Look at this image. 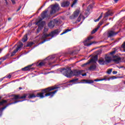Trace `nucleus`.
<instances>
[{"label":"nucleus","instance_id":"f257e3e1","mask_svg":"<svg viewBox=\"0 0 125 125\" xmlns=\"http://www.w3.org/2000/svg\"><path fill=\"white\" fill-rule=\"evenodd\" d=\"M58 88L57 86L49 87L45 89L42 90V93H38L36 95L34 94H24L21 96H20V99H25V98L28 97V98L32 99L35 98V97H40V98H44V97H46V96H50V97H53V96L58 91V90H55L53 92H50L54 89H57Z\"/></svg>","mask_w":125,"mask_h":125},{"label":"nucleus","instance_id":"f03ea898","mask_svg":"<svg viewBox=\"0 0 125 125\" xmlns=\"http://www.w3.org/2000/svg\"><path fill=\"white\" fill-rule=\"evenodd\" d=\"M60 72H61L62 74H63V75H64V76H65L67 78H71L73 77V76L79 77V76H81V75H82L83 77L86 76V73L83 74V70H74L73 71H72V69H71V67L62 68L60 70Z\"/></svg>","mask_w":125,"mask_h":125},{"label":"nucleus","instance_id":"7ed1b4c3","mask_svg":"<svg viewBox=\"0 0 125 125\" xmlns=\"http://www.w3.org/2000/svg\"><path fill=\"white\" fill-rule=\"evenodd\" d=\"M55 59V55H53L52 56H49L46 58L45 60L42 61V62H40L37 66L42 67L44 66V65H52V64L56 62V60H54Z\"/></svg>","mask_w":125,"mask_h":125},{"label":"nucleus","instance_id":"20e7f679","mask_svg":"<svg viewBox=\"0 0 125 125\" xmlns=\"http://www.w3.org/2000/svg\"><path fill=\"white\" fill-rule=\"evenodd\" d=\"M59 30L56 29L53 31H52L50 34H46L45 33H43L42 39L44 40L43 42H42V43H43L44 42H47L48 41H50L52 38H54V37H56L57 35L59 34Z\"/></svg>","mask_w":125,"mask_h":125},{"label":"nucleus","instance_id":"39448f33","mask_svg":"<svg viewBox=\"0 0 125 125\" xmlns=\"http://www.w3.org/2000/svg\"><path fill=\"white\" fill-rule=\"evenodd\" d=\"M114 13H113V12L111 10H109L108 11H107L104 14V19H103L102 21H100L99 24H98L97 28L98 29H99L100 28V26L103 25V23H104V21H106L108 20L107 18L109 17V16H112Z\"/></svg>","mask_w":125,"mask_h":125},{"label":"nucleus","instance_id":"423d86ee","mask_svg":"<svg viewBox=\"0 0 125 125\" xmlns=\"http://www.w3.org/2000/svg\"><path fill=\"white\" fill-rule=\"evenodd\" d=\"M47 12H48V9H46L45 11L42 12V13L41 14V17L42 19L40 21H37L36 23V25L40 26V23H41L42 20H43L44 18H48V17H49V15H48V14H47Z\"/></svg>","mask_w":125,"mask_h":125},{"label":"nucleus","instance_id":"0eeeda50","mask_svg":"<svg viewBox=\"0 0 125 125\" xmlns=\"http://www.w3.org/2000/svg\"><path fill=\"white\" fill-rule=\"evenodd\" d=\"M13 99L16 100V99H20V96L19 95H15L14 97V98L8 99V100H3L2 101L0 102V106L4 105V104H6L8 103V102H10L13 100Z\"/></svg>","mask_w":125,"mask_h":125},{"label":"nucleus","instance_id":"6e6552de","mask_svg":"<svg viewBox=\"0 0 125 125\" xmlns=\"http://www.w3.org/2000/svg\"><path fill=\"white\" fill-rule=\"evenodd\" d=\"M50 14H54L56 11H58L60 9L59 4L58 3L55 4V5H51Z\"/></svg>","mask_w":125,"mask_h":125},{"label":"nucleus","instance_id":"1a4fd4ad","mask_svg":"<svg viewBox=\"0 0 125 125\" xmlns=\"http://www.w3.org/2000/svg\"><path fill=\"white\" fill-rule=\"evenodd\" d=\"M97 60H98V56L95 55L91 60H89L88 62L82 65V67H84L85 66H86V65L90 64V63H96Z\"/></svg>","mask_w":125,"mask_h":125},{"label":"nucleus","instance_id":"9d476101","mask_svg":"<svg viewBox=\"0 0 125 125\" xmlns=\"http://www.w3.org/2000/svg\"><path fill=\"white\" fill-rule=\"evenodd\" d=\"M23 43L20 42L16 49L12 52L11 57H12V56H14L18 50H21V48L23 47Z\"/></svg>","mask_w":125,"mask_h":125},{"label":"nucleus","instance_id":"9b49d317","mask_svg":"<svg viewBox=\"0 0 125 125\" xmlns=\"http://www.w3.org/2000/svg\"><path fill=\"white\" fill-rule=\"evenodd\" d=\"M90 40H92V37H89L83 42L84 45L85 46H90L91 44H93L94 42H90Z\"/></svg>","mask_w":125,"mask_h":125},{"label":"nucleus","instance_id":"f8f14e48","mask_svg":"<svg viewBox=\"0 0 125 125\" xmlns=\"http://www.w3.org/2000/svg\"><path fill=\"white\" fill-rule=\"evenodd\" d=\"M119 32L120 31L115 32V31L113 30H109L107 33L108 37V38H112L113 37H115V36L118 35V34H119Z\"/></svg>","mask_w":125,"mask_h":125},{"label":"nucleus","instance_id":"ddd939ff","mask_svg":"<svg viewBox=\"0 0 125 125\" xmlns=\"http://www.w3.org/2000/svg\"><path fill=\"white\" fill-rule=\"evenodd\" d=\"M22 101H16L14 102L9 103L8 104H7L6 106H4L2 108H0V112H2V111H3V110H4L5 109H6V108L7 107H8V106H9V105H11L12 104H15V103H18V102H22Z\"/></svg>","mask_w":125,"mask_h":125},{"label":"nucleus","instance_id":"4468645a","mask_svg":"<svg viewBox=\"0 0 125 125\" xmlns=\"http://www.w3.org/2000/svg\"><path fill=\"white\" fill-rule=\"evenodd\" d=\"M79 14H80V10L77 9V10H76L74 12L73 15L71 16L70 17V19H75V18H77V17L78 16H79Z\"/></svg>","mask_w":125,"mask_h":125},{"label":"nucleus","instance_id":"2eb2a0df","mask_svg":"<svg viewBox=\"0 0 125 125\" xmlns=\"http://www.w3.org/2000/svg\"><path fill=\"white\" fill-rule=\"evenodd\" d=\"M121 60L122 59H121V57L119 56H115L113 57V61L115 63H116V64H119Z\"/></svg>","mask_w":125,"mask_h":125},{"label":"nucleus","instance_id":"dca6fc26","mask_svg":"<svg viewBox=\"0 0 125 125\" xmlns=\"http://www.w3.org/2000/svg\"><path fill=\"white\" fill-rule=\"evenodd\" d=\"M102 80H101V79H95L94 81L92 80H83V82H84V83H94V82H102Z\"/></svg>","mask_w":125,"mask_h":125},{"label":"nucleus","instance_id":"f3484780","mask_svg":"<svg viewBox=\"0 0 125 125\" xmlns=\"http://www.w3.org/2000/svg\"><path fill=\"white\" fill-rule=\"evenodd\" d=\"M62 7H68L70 5V1H64L61 3Z\"/></svg>","mask_w":125,"mask_h":125},{"label":"nucleus","instance_id":"a211bd4d","mask_svg":"<svg viewBox=\"0 0 125 125\" xmlns=\"http://www.w3.org/2000/svg\"><path fill=\"white\" fill-rule=\"evenodd\" d=\"M104 61H105V63H110L111 61H112V58L110 57L109 55L105 56L104 58Z\"/></svg>","mask_w":125,"mask_h":125},{"label":"nucleus","instance_id":"6ab92c4d","mask_svg":"<svg viewBox=\"0 0 125 125\" xmlns=\"http://www.w3.org/2000/svg\"><path fill=\"white\" fill-rule=\"evenodd\" d=\"M41 24H42V27H38L37 29V33H40L41 31H42V28H43V26L45 25V21H42L41 22Z\"/></svg>","mask_w":125,"mask_h":125},{"label":"nucleus","instance_id":"aec40b11","mask_svg":"<svg viewBox=\"0 0 125 125\" xmlns=\"http://www.w3.org/2000/svg\"><path fill=\"white\" fill-rule=\"evenodd\" d=\"M55 26V22L53 21H51L48 24V26L50 29H52V28H54V26Z\"/></svg>","mask_w":125,"mask_h":125},{"label":"nucleus","instance_id":"412c9836","mask_svg":"<svg viewBox=\"0 0 125 125\" xmlns=\"http://www.w3.org/2000/svg\"><path fill=\"white\" fill-rule=\"evenodd\" d=\"M32 65H28L21 69L22 71H31L32 69H34V68H32Z\"/></svg>","mask_w":125,"mask_h":125},{"label":"nucleus","instance_id":"4be33fe9","mask_svg":"<svg viewBox=\"0 0 125 125\" xmlns=\"http://www.w3.org/2000/svg\"><path fill=\"white\" fill-rule=\"evenodd\" d=\"M96 69V65L95 64H92L89 68L88 70L89 71H94Z\"/></svg>","mask_w":125,"mask_h":125},{"label":"nucleus","instance_id":"5701e85b","mask_svg":"<svg viewBox=\"0 0 125 125\" xmlns=\"http://www.w3.org/2000/svg\"><path fill=\"white\" fill-rule=\"evenodd\" d=\"M99 63L100 64V65H105V64H107L104 59H101L100 60H99Z\"/></svg>","mask_w":125,"mask_h":125},{"label":"nucleus","instance_id":"b1692460","mask_svg":"<svg viewBox=\"0 0 125 125\" xmlns=\"http://www.w3.org/2000/svg\"><path fill=\"white\" fill-rule=\"evenodd\" d=\"M27 41H28V35L25 34L22 39V42H27Z\"/></svg>","mask_w":125,"mask_h":125},{"label":"nucleus","instance_id":"393cba45","mask_svg":"<svg viewBox=\"0 0 125 125\" xmlns=\"http://www.w3.org/2000/svg\"><path fill=\"white\" fill-rule=\"evenodd\" d=\"M9 56V54H7L5 56L0 58V60H2V61H4V60H6L8 57Z\"/></svg>","mask_w":125,"mask_h":125},{"label":"nucleus","instance_id":"a878e982","mask_svg":"<svg viewBox=\"0 0 125 125\" xmlns=\"http://www.w3.org/2000/svg\"><path fill=\"white\" fill-rule=\"evenodd\" d=\"M9 56V54H7L5 56L0 58V60H2V61H4V60H6L8 57Z\"/></svg>","mask_w":125,"mask_h":125},{"label":"nucleus","instance_id":"bb28decb","mask_svg":"<svg viewBox=\"0 0 125 125\" xmlns=\"http://www.w3.org/2000/svg\"><path fill=\"white\" fill-rule=\"evenodd\" d=\"M101 81H110V78L108 76H105L104 77L103 79H101Z\"/></svg>","mask_w":125,"mask_h":125},{"label":"nucleus","instance_id":"cd10ccee","mask_svg":"<svg viewBox=\"0 0 125 125\" xmlns=\"http://www.w3.org/2000/svg\"><path fill=\"white\" fill-rule=\"evenodd\" d=\"M102 17H103V13H101V15L98 19L94 20L95 22H98V21H99V20H100V19H101Z\"/></svg>","mask_w":125,"mask_h":125},{"label":"nucleus","instance_id":"c85d7f7f","mask_svg":"<svg viewBox=\"0 0 125 125\" xmlns=\"http://www.w3.org/2000/svg\"><path fill=\"white\" fill-rule=\"evenodd\" d=\"M93 7V5H89L87 9V10L85 11V12H89V9L88 8H90L91 9Z\"/></svg>","mask_w":125,"mask_h":125},{"label":"nucleus","instance_id":"c756f323","mask_svg":"<svg viewBox=\"0 0 125 125\" xmlns=\"http://www.w3.org/2000/svg\"><path fill=\"white\" fill-rule=\"evenodd\" d=\"M71 31V29H66L64 31H63L62 34H61V35H64V34H66V33H68V32H70Z\"/></svg>","mask_w":125,"mask_h":125},{"label":"nucleus","instance_id":"7c9ffc66","mask_svg":"<svg viewBox=\"0 0 125 125\" xmlns=\"http://www.w3.org/2000/svg\"><path fill=\"white\" fill-rule=\"evenodd\" d=\"M82 17H83V15H82V14H81L77 21V22H80L81 19H82Z\"/></svg>","mask_w":125,"mask_h":125},{"label":"nucleus","instance_id":"2f4dec72","mask_svg":"<svg viewBox=\"0 0 125 125\" xmlns=\"http://www.w3.org/2000/svg\"><path fill=\"white\" fill-rule=\"evenodd\" d=\"M77 2H78V0H74L71 5V7H74V5L76 4Z\"/></svg>","mask_w":125,"mask_h":125},{"label":"nucleus","instance_id":"473e14b6","mask_svg":"<svg viewBox=\"0 0 125 125\" xmlns=\"http://www.w3.org/2000/svg\"><path fill=\"white\" fill-rule=\"evenodd\" d=\"M33 44H34V42H29L27 43V44L26 45V46H27V47L32 46V45H33Z\"/></svg>","mask_w":125,"mask_h":125},{"label":"nucleus","instance_id":"72a5a7b5","mask_svg":"<svg viewBox=\"0 0 125 125\" xmlns=\"http://www.w3.org/2000/svg\"><path fill=\"white\" fill-rule=\"evenodd\" d=\"M98 28L97 27V28L94 29L92 32L91 34H95V33H96L97 32V30H98Z\"/></svg>","mask_w":125,"mask_h":125},{"label":"nucleus","instance_id":"f704fd0d","mask_svg":"<svg viewBox=\"0 0 125 125\" xmlns=\"http://www.w3.org/2000/svg\"><path fill=\"white\" fill-rule=\"evenodd\" d=\"M112 69H108L107 71V73L108 75H110L112 73Z\"/></svg>","mask_w":125,"mask_h":125},{"label":"nucleus","instance_id":"c9c22d12","mask_svg":"<svg viewBox=\"0 0 125 125\" xmlns=\"http://www.w3.org/2000/svg\"><path fill=\"white\" fill-rule=\"evenodd\" d=\"M78 80H79L78 78L73 79V80H71L69 82L70 83H74V82H77V81H78Z\"/></svg>","mask_w":125,"mask_h":125},{"label":"nucleus","instance_id":"e433bc0d","mask_svg":"<svg viewBox=\"0 0 125 125\" xmlns=\"http://www.w3.org/2000/svg\"><path fill=\"white\" fill-rule=\"evenodd\" d=\"M5 79V78H7L8 79H11V75L9 74V75H7L5 77H4Z\"/></svg>","mask_w":125,"mask_h":125},{"label":"nucleus","instance_id":"4c0bfd02","mask_svg":"<svg viewBox=\"0 0 125 125\" xmlns=\"http://www.w3.org/2000/svg\"><path fill=\"white\" fill-rule=\"evenodd\" d=\"M110 80H115L116 79H118V77H116L115 76H112V77L109 78Z\"/></svg>","mask_w":125,"mask_h":125},{"label":"nucleus","instance_id":"58836bf2","mask_svg":"<svg viewBox=\"0 0 125 125\" xmlns=\"http://www.w3.org/2000/svg\"><path fill=\"white\" fill-rule=\"evenodd\" d=\"M122 47L124 51H125V42H124V43L122 44Z\"/></svg>","mask_w":125,"mask_h":125},{"label":"nucleus","instance_id":"ea45409f","mask_svg":"<svg viewBox=\"0 0 125 125\" xmlns=\"http://www.w3.org/2000/svg\"><path fill=\"white\" fill-rule=\"evenodd\" d=\"M116 53V51H113L110 53V55H113Z\"/></svg>","mask_w":125,"mask_h":125},{"label":"nucleus","instance_id":"a19ab883","mask_svg":"<svg viewBox=\"0 0 125 125\" xmlns=\"http://www.w3.org/2000/svg\"><path fill=\"white\" fill-rule=\"evenodd\" d=\"M118 72L117 71H113L112 72V74H113V75H117Z\"/></svg>","mask_w":125,"mask_h":125},{"label":"nucleus","instance_id":"79ce46f5","mask_svg":"<svg viewBox=\"0 0 125 125\" xmlns=\"http://www.w3.org/2000/svg\"><path fill=\"white\" fill-rule=\"evenodd\" d=\"M11 1H12L13 4H15V0H11Z\"/></svg>","mask_w":125,"mask_h":125},{"label":"nucleus","instance_id":"37998d69","mask_svg":"<svg viewBox=\"0 0 125 125\" xmlns=\"http://www.w3.org/2000/svg\"><path fill=\"white\" fill-rule=\"evenodd\" d=\"M119 69H121V68H125L124 66H117Z\"/></svg>","mask_w":125,"mask_h":125},{"label":"nucleus","instance_id":"c03bdc74","mask_svg":"<svg viewBox=\"0 0 125 125\" xmlns=\"http://www.w3.org/2000/svg\"><path fill=\"white\" fill-rule=\"evenodd\" d=\"M21 9V6H20L18 9H17V11H19Z\"/></svg>","mask_w":125,"mask_h":125},{"label":"nucleus","instance_id":"a18cd8bd","mask_svg":"<svg viewBox=\"0 0 125 125\" xmlns=\"http://www.w3.org/2000/svg\"><path fill=\"white\" fill-rule=\"evenodd\" d=\"M3 79H5L4 77L0 79V82H2V81H3Z\"/></svg>","mask_w":125,"mask_h":125},{"label":"nucleus","instance_id":"49530a36","mask_svg":"<svg viewBox=\"0 0 125 125\" xmlns=\"http://www.w3.org/2000/svg\"><path fill=\"white\" fill-rule=\"evenodd\" d=\"M70 54L73 55V54H76V53H75V51H73V52L71 53Z\"/></svg>","mask_w":125,"mask_h":125},{"label":"nucleus","instance_id":"de8ad7c7","mask_svg":"<svg viewBox=\"0 0 125 125\" xmlns=\"http://www.w3.org/2000/svg\"><path fill=\"white\" fill-rule=\"evenodd\" d=\"M109 24H110V23H106V24L104 26V27H106V26H108V25H109Z\"/></svg>","mask_w":125,"mask_h":125},{"label":"nucleus","instance_id":"09e8293b","mask_svg":"<svg viewBox=\"0 0 125 125\" xmlns=\"http://www.w3.org/2000/svg\"><path fill=\"white\" fill-rule=\"evenodd\" d=\"M118 1H119V0H114V2H115V3L118 2Z\"/></svg>","mask_w":125,"mask_h":125},{"label":"nucleus","instance_id":"8fccbe9b","mask_svg":"<svg viewBox=\"0 0 125 125\" xmlns=\"http://www.w3.org/2000/svg\"><path fill=\"white\" fill-rule=\"evenodd\" d=\"M44 31L45 32L46 31H47V29H46V28H44Z\"/></svg>","mask_w":125,"mask_h":125},{"label":"nucleus","instance_id":"3c124183","mask_svg":"<svg viewBox=\"0 0 125 125\" xmlns=\"http://www.w3.org/2000/svg\"><path fill=\"white\" fill-rule=\"evenodd\" d=\"M6 2V4H8V2H7V0H6V1H5Z\"/></svg>","mask_w":125,"mask_h":125},{"label":"nucleus","instance_id":"603ef678","mask_svg":"<svg viewBox=\"0 0 125 125\" xmlns=\"http://www.w3.org/2000/svg\"><path fill=\"white\" fill-rule=\"evenodd\" d=\"M8 20L9 21H10V20H11V18H9L8 19Z\"/></svg>","mask_w":125,"mask_h":125},{"label":"nucleus","instance_id":"864d4df0","mask_svg":"<svg viewBox=\"0 0 125 125\" xmlns=\"http://www.w3.org/2000/svg\"><path fill=\"white\" fill-rule=\"evenodd\" d=\"M84 5H85V4H83L82 7H84Z\"/></svg>","mask_w":125,"mask_h":125},{"label":"nucleus","instance_id":"5fc2aeb1","mask_svg":"<svg viewBox=\"0 0 125 125\" xmlns=\"http://www.w3.org/2000/svg\"><path fill=\"white\" fill-rule=\"evenodd\" d=\"M19 89H20V90H21V89H22V87H20L19 88Z\"/></svg>","mask_w":125,"mask_h":125},{"label":"nucleus","instance_id":"6e6d98bb","mask_svg":"<svg viewBox=\"0 0 125 125\" xmlns=\"http://www.w3.org/2000/svg\"><path fill=\"white\" fill-rule=\"evenodd\" d=\"M1 51H2V49H0V52H1Z\"/></svg>","mask_w":125,"mask_h":125},{"label":"nucleus","instance_id":"4d7b16f0","mask_svg":"<svg viewBox=\"0 0 125 125\" xmlns=\"http://www.w3.org/2000/svg\"><path fill=\"white\" fill-rule=\"evenodd\" d=\"M1 63H2V62H0V65H1Z\"/></svg>","mask_w":125,"mask_h":125},{"label":"nucleus","instance_id":"13d9d810","mask_svg":"<svg viewBox=\"0 0 125 125\" xmlns=\"http://www.w3.org/2000/svg\"><path fill=\"white\" fill-rule=\"evenodd\" d=\"M92 4H93V5L95 4L94 2H92Z\"/></svg>","mask_w":125,"mask_h":125},{"label":"nucleus","instance_id":"bf43d9fd","mask_svg":"<svg viewBox=\"0 0 125 125\" xmlns=\"http://www.w3.org/2000/svg\"><path fill=\"white\" fill-rule=\"evenodd\" d=\"M111 19H112V18H110L109 19V20H111Z\"/></svg>","mask_w":125,"mask_h":125},{"label":"nucleus","instance_id":"052dcab7","mask_svg":"<svg viewBox=\"0 0 125 125\" xmlns=\"http://www.w3.org/2000/svg\"><path fill=\"white\" fill-rule=\"evenodd\" d=\"M86 15L87 16L88 15V13L86 14Z\"/></svg>","mask_w":125,"mask_h":125},{"label":"nucleus","instance_id":"680f3d73","mask_svg":"<svg viewBox=\"0 0 125 125\" xmlns=\"http://www.w3.org/2000/svg\"><path fill=\"white\" fill-rule=\"evenodd\" d=\"M43 6H44V5L42 6V8L43 7Z\"/></svg>","mask_w":125,"mask_h":125},{"label":"nucleus","instance_id":"e2e57ef3","mask_svg":"<svg viewBox=\"0 0 125 125\" xmlns=\"http://www.w3.org/2000/svg\"><path fill=\"white\" fill-rule=\"evenodd\" d=\"M20 70L18 71V72H19Z\"/></svg>","mask_w":125,"mask_h":125},{"label":"nucleus","instance_id":"0e129e2a","mask_svg":"<svg viewBox=\"0 0 125 125\" xmlns=\"http://www.w3.org/2000/svg\"><path fill=\"white\" fill-rule=\"evenodd\" d=\"M89 2H88V3H89Z\"/></svg>","mask_w":125,"mask_h":125},{"label":"nucleus","instance_id":"69168bd1","mask_svg":"<svg viewBox=\"0 0 125 125\" xmlns=\"http://www.w3.org/2000/svg\"><path fill=\"white\" fill-rule=\"evenodd\" d=\"M124 70H125V68H124Z\"/></svg>","mask_w":125,"mask_h":125},{"label":"nucleus","instance_id":"338daca9","mask_svg":"<svg viewBox=\"0 0 125 125\" xmlns=\"http://www.w3.org/2000/svg\"><path fill=\"white\" fill-rule=\"evenodd\" d=\"M118 78H121V77H119Z\"/></svg>","mask_w":125,"mask_h":125},{"label":"nucleus","instance_id":"774afa93","mask_svg":"<svg viewBox=\"0 0 125 125\" xmlns=\"http://www.w3.org/2000/svg\"><path fill=\"white\" fill-rule=\"evenodd\" d=\"M0 98H1V97H0Z\"/></svg>","mask_w":125,"mask_h":125}]
</instances>
